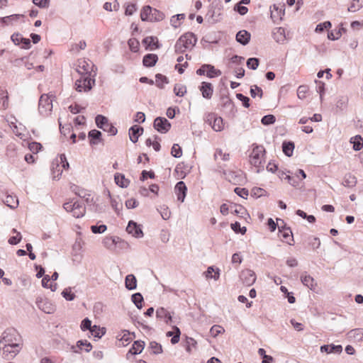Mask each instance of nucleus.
Here are the masks:
<instances>
[{
    "mask_svg": "<svg viewBox=\"0 0 363 363\" xmlns=\"http://www.w3.org/2000/svg\"><path fill=\"white\" fill-rule=\"evenodd\" d=\"M21 336L13 328H9L4 330L0 339V347L3 344L12 345L16 351H20L23 345Z\"/></svg>",
    "mask_w": 363,
    "mask_h": 363,
    "instance_id": "nucleus-1",
    "label": "nucleus"
},
{
    "mask_svg": "<svg viewBox=\"0 0 363 363\" xmlns=\"http://www.w3.org/2000/svg\"><path fill=\"white\" fill-rule=\"evenodd\" d=\"M197 42L196 35L192 32H187L182 35L174 45L176 53H184L187 50H191Z\"/></svg>",
    "mask_w": 363,
    "mask_h": 363,
    "instance_id": "nucleus-2",
    "label": "nucleus"
},
{
    "mask_svg": "<svg viewBox=\"0 0 363 363\" xmlns=\"http://www.w3.org/2000/svg\"><path fill=\"white\" fill-rule=\"evenodd\" d=\"M265 153L266 150L262 145H256L252 149V152L250 155V163L258 168L257 172L264 169L263 164L264 163V160H262V157L265 155Z\"/></svg>",
    "mask_w": 363,
    "mask_h": 363,
    "instance_id": "nucleus-3",
    "label": "nucleus"
},
{
    "mask_svg": "<svg viewBox=\"0 0 363 363\" xmlns=\"http://www.w3.org/2000/svg\"><path fill=\"white\" fill-rule=\"evenodd\" d=\"M55 98L53 94H43L40 96L38 103V111L40 115L47 116L52 109V101Z\"/></svg>",
    "mask_w": 363,
    "mask_h": 363,
    "instance_id": "nucleus-4",
    "label": "nucleus"
},
{
    "mask_svg": "<svg viewBox=\"0 0 363 363\" xmlns=\"http://www.w3.org/2000/svg\"><path fill=\"white\" fill-rule=\"evenodd\" d=\"M95 84L94 77L91 74H82L81 77L77 79L75 82V89L77 91L81 92L84 91L85 92L90 91Z\"/></svg>",
    "mask_w": 363,
    "mask_h": 363,
    "instance_id": "nucleus-5",
    "label": "nucleus"
},
{
    "mask_svg": "<svg viewBox=\"0 0 363 363\" xmlns=\"http://www.w3.org/2000/svg\"><path fill=\"white\" fill-rule=\"evenodd\" d=\"M95 123L97 128L108 133L110 135H116L118 133L117 128L112 123H109L107 117L103 115L98 114L95 117Z\"/></svg>",
    "mask_w": 363,
    "mask_h": 363,
    "instance_id": "nucleus-6",
    "label": "nucleus"
},
{
    "mask_svg": "<svg viewBox=\"0 0 363 363\" xmlns=\"http://www.w3.org/2000/svg\"><path fill=\"white\" fill-rule=\"evenodd\" d=\"M170 122L164 117L158 116L155 118L153 128L160 133H166L171 128Z\"/></svg>",
    "mask_w": 363,
    "mask_h": 363,
    "instance_id": "nucleus-7",
    "label": "nucleus"
},
{
    "mask_svg": "<svg viewBox=\"0 0 363 363\" xmlns=\"http://www.w3.org/2000/svg\"><path fill=\"white\" fill-rule=\"evenodd\" d=\"M103 244L108 250H114L118 245L120 247H123L128 245L127 242L117 236L105 238L103 240Z\"/></svg>",
    "mask_w": 363,
    "mask_h": 363,
    "instance_id": "nucleus-8",
    "label": "nucleus"
},
{
    "mask_svg": "<svg viewBox=\"0 0 363 363\" xmlns=\"http://www.w3.org/2000/svg\"><path fill=\"white\" fill-rule=\"evenodd\" d=\"M35 303L40 310L48 314L54 313L55 310V306L52 304L47 298L38 297L36 298Z\"/></svg>",
    "mask_w": 363,
    "mask_h": 363,
    "instance_id": "nucleus-9",
    "label": "nucleus"
},
{
    "mask_svg": "<svg viewBox=\"0 0 363 363\" xmlns=\"http://www.w3.org/2000/svg\"><path fill=\"white\" fill-rule=\"evenodd\" d=\"M240 279L244 285L250 286L255 282L256 274L252 270L246 269L240 272Z\"/></svg>",
    "mask_w": 363,
    "mask_h": 363,
    "instance_id": "nucleus-10",
    "label": "nucleus"
},
{
    "mask_svg": "<svg viewBox=\"0 0 363 363\" xmlns=\"http://www.w3.org/2000/svg\"><path fill=\"white\" fill-rule=\"evenodd\" d=\"M126 231L128 233L131 234L136 238H143L144 235L140 225L133 220H130L128 222L126 227Z\"/></svg>",
    "mask_w": 363,
    "mask_h": 363,
    "instance_id": "nucleus-11",
    "label": "nucleus"
},
{
    "mask_svg": "<svg viewBox=\"0 0 363 363\" xmlns=\"http://www.w3.org/2000/svg\"><path fill=\"white\" fill-rule=\"evenodd\" d=\"M70 349L74 353H80L82 350L89 352L92 349V345L86 340H79L77 342L76 345L71 346Z\"/></svg>",
    "mask_w": 363,
    "mask_h": 363,
    "instance_id": "nucleus-12",
    "label": "nucleus"
},
{
    "mask_svg": "<svg viewBox=\"0 0 363 363\" xmlns=\"http://www.w3.org/2000/svg\"><path fill=\"white\" fill-rule=\"evenodd\" d=\"M142 43L147 50H154L159 49L161 47V44L159 43L158 38L155 36L145 37L143 39Z\"/></svg>",
    "mask_w": 363,
    "mask_h": 363,
    "instance_id": "nucleus-13",
    "label": "nucleus"
},
{
    "mask_svg": "<svg viewBox=\"0 0 363 363\" xmlns=\"http://www.w3.org/2000/svg\"><path fill=\"white\" fill-rule=\"evenodd\" d=\"M174 191L177 196V200L181 203L184 201L187 193V187L183 181L178 182L174 187Z\"/></svg>",
    "mask_w": 363,
    "mask_h": 363,
    "instance_id": "nucleus-14",
    "label": "nucleus"
},
{
    "mask_svg": "<svg viewBox=\"0 0 363 363\" xmlns=\"http://www.w3.org/2000/svg\"><path fill=\"white\" fill-rule=\"evenodd\" d=\"M156 317L158 319L163 320L167 325L174 323L171 313L163 307H160L156 310Z\"/></svg>",
    "mask_w": 363,
    "mask_h": 363,
    "instance_id": "nucleus-15",
    "label": "nucleus"
},
{
    "mask_svg": "<svg viewBox=\"0 0 363 363\" xmlns=\"http://www.w3.org/2000/svg\"><path fill=\"white\" fill-rule=\"evenodd\" d=\"M144 128L138 125H132L128 130L129 138L131 142L135 143L138 141L139 137L143 133Z\"/></svg>",
    "mask_w": 363,
    "mask_h": 363,
    "instance_id": "nucleus-16",
    "label": "nucleus"
},
{
    "mask_svg": "<svg viewBox=\"0 0 363 363\" xmlns=\"http://www.w3.org/2000/svg\"><path fill=\"white\" fill-rule=\"evenodd\" d=\"M199 90L204 99H211L213 94V86L211 83L207 82H201L199 86Z\"/></svg>",
    "mask_w": 363,
    "mask_h": 363,
    "instance_id": "nucleus-17",
    "label": "nucleus"
},
{
    "mask_svg": "<svg viewBox=\"0 0 363 363\" xmlns=\"http://www.w3.org/2000/svg\"><path fill=\"white\" fill-rule=\"evenodd\" d=\"M88 138L91 146L96 145L104 141L101 132L96 129L89 131Z\"/></svg>",
    "mask_w": 363,
    "mask_h": 363,
    "instance_id": "nucleus-18",
    "label": "nucleus"
},
{
    "mask_svg": "<svg viewBox=\"0 0 363 363\" xmlns=\"http://www.w3.org/2000/svg\"><path fill=\"white\" fill-rule=\"evenodd\" d=\"M228 179L233 184H240L245 180L244 172L241 170L232 171L228 174Z\"/></svg>",
    "mask_w": 363,
    "mask_h": 363,
    "instance_id": "nucleus-19",
    "label": "nucleus"
},
{
    "mask_svg": "<svg viewBox=\"0 0 363 363\" xmlns=\"http://www.w3.org/2000/svg\"><path fill=\"white\" fill-rule=\"evenodd\" d=\"M0 350L3 351V357L7 359L14 357L20 351H16V348L12 345L3 344L0 347Z\"/></svg>",
    "mask_w": 363,
    "mask_h": 363,
    "instance_id": "nucleus-20",
    "label": "nucleus"
},
{
    "mask_svg": "<svg viewBox=\"0 0 363 363\" xmlns=\"http://www.w3.org/2000/svg\"><path fill=\"white\" fill-rule=\"evenodd\" d=\"M235 39L240 44L246 45L250 41L251 34L246 30H241L237 33Z\"/></svg>",
    "mask_w": 363,
    "mask_h": 363,
    "instance_id": "nucleus-21",
    "label": "nucleus"
},
{
    "mask_svg": "<svg viewBox=\"0 0 363 363\" xmlns=\"http://www.w3.org/2000/svg\"><path fill=\"white\" fill-rule=\"evenodd\" d=\"M221 106L225 109L229 116H234L237 111L233 101L228 97L225 98V100H220Z\"/></svg>",
    "mask_w": 363,
    "mask_h": 363,
    "instance_id": "nucleus-22",
    "label": "nucleus"
},
{
    "mask_svg": "<svg viewBox=\"0 0 363 363\" xmlns=\"http://www.w3.org/2000/svg\"><path fill=\"white\" fill-rule=\"evenodd\" d=\"M72 206H74L72 211L74 217L82 218L84 216L86 208L84 203L79 202V201H74V204H72Z\"/></svg>",
    "mask_w": 363,
    "mask_h": 363,
    "instance_id": "nucleus-23",
    "label": "nucleus"
},
{
    "mask_svg": "<svg viewBox=\"0 0 363 363\" xmlns=\"http://www.w3.org/2000/svg\"><path fill=\"white\" fill-rule=\"evenodd\" d=\"M158 61V56L156 54L148 53L143 58V65L145 67H154Z\"/></svg>",
    "mask_w": 363,
    "mask_h": 363,
    "instance_id": "nucleus-24",
    "label": "nucleus"
},
{
    "mask_svg": "<svg viewBox=\"0 0 363 363\" xmlns=\"http://www.w3.org/2000/svg\"><path fill=\"white\" fill-rule=\"evenodd\" d=\"M320 351L327 354L336 353L340 354L342 351V347L340 345H323L320 346Z\"/></svg>",
    "mask_w": 363,
    "mask_h": 363,
    "instance_id": "nucleus-25",
    "label": "nucleus"
},
{
    "mask_svg": "<svg viewBox=\"0 0 363 363\" xmlns=\"http://www.w3.org/2000/svg\"><path fill=\"white\" fill-rule=\"evenodd\" d=\"M284 7H285L284 4H282V5L273 4V6H271V9L273 8V10H271V18L272 19L278 18L281 19L282 16H284V13H285Z\"/></svg>",
    "mask_w": 363,
    "mask_h": 363,
    "instance_id": "nucleus-26",
    "label": "nucleus"
},
{
    "mask_svg": "<svg viewBox=\"0 0 363 363\" xmlns=\"http://www.w3.org/2000/svg\"><path fill=\"white\" fill-rule=\"evenodd\" d=\"M145 345V342L142 340L135 341L130 348L128 354H131L132 355H135L140 354L143 350Z\"/></svg>",
    "mask_w": 363,
    "mask_h": 363,
    "instance_id": "nucleus-27",
    "label": "nucleus"
},
{
    "mask_svg": "<svg viewBox=\"0 0 363 363\" xmlns=\"http://www.w3.org/2000/svg\"><path fill=\"white\" fill-rule=\"evenodd\" d=\"M115 183L121 188H126L130 184V180L126 179L122 173H116L114 174Z\"/></svg>",
    "mask_w": 363,
    "mask_h": 363,
    "instance_id": "nucleus-28",
    "label": "nucleus"
},
{
    "mask_svg": "<svg viewBox=\"0 0 363 363\" xmlns=\"http://www.w3.org/2000/svg\"><path fill=\"white\" fill-rule=\"evenodd\" d=\"M282 151L284 154L287 157H291L294 153V150L295 148L294 143L290 140H284L282 143Z\"/></svg>",
    "mask_w": 363,
    "mask_h": 363,
    "instance_id": "nucleus-29",
    "label": "nucleus"
},
{
    "mask_svg": "<svg viewBox=\"0 0 363 363\" xmlns=\"http://www.w3.org/2000/svg\"><path fill=\"white\" fill-rule=\"evenodd\" d=\"M125 286L128 290L132 291L137 288V279L134 274H128L125 279Z\"/></svg>",
    "mask_w": 363,
    "mask_h": 363,
    "instance_id": "nucleus-30",
    "label": "nucleus"
},
{
    "mask_svg": "<svg viewBox=\"0 0 363 363\" xmlns=\"http://www.w3.org/2000/svg\"><path fill=\"white\" fill-rule=\"evenodd\" d=\"M347 29L342 26H340L337 29L335 30H330L328 33V38L330 40H335L339 39L342 34L345 33Z\"/></svg>",
    "mask_w": 363,
    "mask_h": 363,
    "instance_id": "nucleus-31",
    "label": "nucleus"
},
{
    "mask_svg": "<svg viewBox=\"0 0 363 363\" xmlns=\"http://www.w3.org/2000/svg\"><path fill=\"white\" fill-rule=\"evenodd\" d=\"M347 337L350 339H353L356 341H362L363 340V329L362 328H355L349 331L347 334Z\"/></svg>",
    "mask_w": 363,
    "mask_h": 363,
    "instance_id": "nucleus-32",
    "label": "nucleus"
},
{
    "mask_svg": "<svg viewBox=\"0 0 363 363\" xmlns=\"http://www.w3.org/2000/svg\"><path fill=\"white\" fill-rule=\"evenodd\" d=\"M9 107V95L6 90L0 87V108L6 109Z\"/></svg>",
    "mask_w": 363,
    "mask_h": 363,
    "instance_id": "nucleus-33",
    "label": "nucleus"
},
{
    "mask_svg": "<svg viewBox=\"0 0 363 363\" xmlns=\"http://www.w3.org/2000/svg\"><path fill=\"white\" fill-rule=\"evenodd\" d=\"M208 16V21L211 23H215L220 21L221 19V13L216 12L212 8L210 9L206 14Z\"/></svg>",
    "mask_w": 363,
    "mask_h": 363,
    "instance_id": "nucleus-34",
    "label": "nucleus"
},
{
    "mask_svg": "<svg viewBox=\"0 0 363 363\" xmlns=\"http://www.w3.org/2000/svg\"><path fill=\"white\" fill-rule=\"evenodd\" d=\"M357 182V178L352 174L349 173L345 174L342 181V184L346 187L352 188L355 186Z\"/></svg>",
    "mask_w": 363,
    "mask_h": 363,
    "instance_id": "nucleus-35",
    "label": "nucleus"
},
{
    "mask_svg": "<svg viewBox=\"0 0 363 363\" xmlns=\"http://www.w3.org/2000/svg\"><path fill=\"white\" fill-rule=\"evenodd\" d=\"M230 211L232 213L237 215L240 218H245V216L250 218V215L247 212V210L242 206H237L235 205L234 206H231Z\"/></svg>",
    "mask_w": 363,
    "mask_h": 363,
    "instance_id": "nucleus-36",
    "label": "nucleus"
},
{
    "mask_svg": "<svg viewBox=\"0 0 363 363\" xmlns=\"http://www.w3.org/2000/svg\"><path fill=\"white\" fill-rule=\"evenodd\" d=\"M350 143L353 145V150L359 151L363 147V138L357 135L350 139Z\"/></svg>",
    "mask_w": 363,
    "mask_h": 363,
    "instance_id": "nucleus-37",
    "label": "nucleus"
},
{
    "mask_svg": "<svg viewBox=\"0 0 363 363\" xmlns=\"http://www.w3.org/2000/svg\"><path fill=\"white\" fill-rule=\"evenodd\" d=\"M152 12V7L147 5L143 7L140 12V18L142 21H150L151 13Z\"/></svg>",
    "mask_w": 363,
    "mask_h": 363,
    "instance_id": "nucleus-38",
    "label": "nucleus"
},
{
    "mask_svg": "<svg viewBox=\"0 0 363 363\" xmlns=\"http://www.w3.org/2000/svg\"><path fill=\"white\" fill-rule=\"evenodd\" d=\"M204 67H207L206 71V77L208 78H214L221 75L222 72L220 69H216L215 67L212 65L208 64V66H205Z\"/></svg>",
    "mask_w": 363,
    "mask_h": 363,
    "instance_id": "nucleus-39",
    "label": "nucleus"
},
{
    "mask_svg": "<svg viewBox=\"0 0 363 363\" xmlns=\"http://www.w3.org/2000/svg\"><path fill=\"white\" fill-rule=\"evenodd\" d=\"M131 301L138 309H141L143 306L144 298L143 295L138 292L131 296Z\"/></svg>",
    "mask_w": 363,
    "mask_h": 363,
    "instance_id": "nucleus-40",
    "label": "nucleus"
},
{
    "mask_svg": "<svg viewBox=\"0 0 363 363\" xmlns=\"http://www.w3.org/2000/svg\"><path fill=\"white\" fill-rule=\"evenodd\" d=\"M205 273L207 279L217 280L220 277V269L218 268L214 269L213 266L208 267Z\"/></svg>",
    "mask_w": 363,
    "mask_h": 363,
    "instance_id": "nucleus-41",
    "label": "nucleus"
},
{
    "mask_svg": "<svg viewBox=\"0 0 363 363\" xmlns=\"http://www.w3.org/2000/svg\"><path fill=\"white\" fill-rule=\"evenodd\" d=\"M280 236L283 238V241L289 245H291V241L294 240L293 233L290 228H286L284 230L279 233Z\"/></svg>",
    "mask_w": 363,
    "mask_h": 363,
    "instance_id": "nucleus-42",
    "label": "nucleus"
},
{
    "mask_svg": "<svg viewBox=\"0 0 363 363\" xmlns=\"http://www.w3.org/2000/svg\"><path fill=\"white\" fill-rule=\"evenodd\" d=\"M23 15L21 14H12L8 16L1 17L0 18V22L4 26H8L9 24H11L13 21H18Z\"/></svg>",
    "mask_w": 363,
    "mask_h": 363,
    "instance_id": "nucleus-43",
    "label": "nucleus"
},
{
    "mask_svg": "<svg viewBox=\"0 0 363 363\" xmlns=\"http://www.w3.org/2000/svg\"><path fill=\"white\" fill-rule=\"evenodd\" d=\"M91 334L97 339L101 338L106 333V328H101L99 325H94L90 330Z\"/></svg>",
    "mask_w": 363,
    "mask_h": 363,
    "instance_id": "nucleus-44",
    "label": "nucleus"
},
{
    "mask_svg": "<svg viewBox=\"0 0 363 363\" xmlns=\"http://www.w3.org/2000/svg\"><path fill=\"white\" fill-rule=\"evenodd\" d=\"M89 63L84 60L82 61V62H79V68L82 69L84 71V72H85L84 74H91V72H94L93 77H95L96 75L97 67L94 64H92L91 69V71H89Z\"/></svg>",
    "mask_w": 363,
    "mask_h": 363,
    "instance_id": "nucleus-45",
    "label": "nucleus"
},
{
    "mask_svg": "<svg viewBox=\"0 0 363 363\" xmlns=\"http://www.w3.org/2000/svg\"><path fill=\"white\" fill-rule=\"evenodd\" d=\"M169 83V79L162 74H157L155 75V84L160 89H163L165 84Z\"/></svg>",
    "mask_w": 363,
    "mask_h": 363,
    "instance_id": "nucleus-46",
    "label": "nucleus"
},
{
    "mask_svg": "<svg viewBox=\"0 0 363 363\" xmlns=\"http://www.w3.org/2000/svg\"><path fill=\"white\" fill-rule=\"evenodd\" d=\"M165 18V15L163 12L152 8V12L151 13L150 22L161 21Z\"/></svg>",
    "mask_w": 363,
    "mask_h": 363,
    "instance_id": "nucleus-47",
    "label": "nucleus"
},
{
    "mask_svg": "<svg viewBox=\"0 0 363 363\" xmlns=\"http://www.w3.org/2000/svg\"><path fill=\"white\" fill-rule=\"evenodd\" d=\"M4 203L9 208H11L12 209H14L18 205V198L16 196H11V195H7L6 196Z\"/></svg>",
    "mask_w": 363,
    "mask_h": 363,
    "instance_id": "nucleus-48",
    "label": "nucleus"
},
{
    "mask_svg": "<svg viewBox=\"0 0 363 363\" xmlns=\"http://www.w3.org/2000/svg\"><path fill=\"white\" fill-rule=\"evenodd\" d=\"M301 281L303 285L311 289L314 288V279L308 274H302L301 276Z\"/></svg>",
    "mask_w": 363,
    "mask_h": 363,
    "instance_id": "nucleus-49",
    "label": "nucleus"
},
{
    "mask_svg": "<svg viewBox=\"0 0 363 363\" xmlns=\"http://www.w3.org/2000/svg\"><path fill=\"white\" fill-rule=\"evenodd\" d=\"M211 127L215 131H221L223 129V119L216 114Z\"/></svg>",
    "mask_w": 363,
    "mask_h": 363,
    "instance_id": "nucleus-50",
    "label": "nucleus"
},
{
    "mask_svg": "<svg viewBox=\"0 0 363 363\" xmlns=\"http://www.w3.org/2000/svg\"><path fill=\"white\" fill-rule=\"evenodd\" d=\"M259 65V59L257 57H250L247 60L246 65L248 69L255 70Z\"/></svg>",
    "mask_w": 363,
    "mask_h": 363,
    "instance_id": "nucleus-51",
    "label": "nucleus"
},
{
    "mask_svg": "<svg viewBox=\"0 0 363 363\" xmlns=\"http://www.w3.org/2000/svg\"><path fill=\"white\" fill-rule=\"evenodd\" d=\"M250 96L252 98H255L256 96H258L259 98H262L263 96V91L261 87L258 86L257 85H252L250 86Z\"/></svg>",
    "mask_w": 363,
    "mask_h": 363,
    "instance_id": "nucleus-52",
    "label": "nucleus"
},
{
    "mask_svg": "<svg viewBox=\"0 0 363 363\" xmlns=\"http://www.w3.org/2000/svg\"><path fill=\"white\" fill-rule=\"evenodd\" d=\"M51 171L54 179H59L60 178L62 170L60 169L58 161H57L56 163L54 162L52 163Z\"/></svg>",
    "mask_w": 363,
    "mask_h": 363,
    "instance_id": "nucleus-53",
    "label": "nucleus"
},
{
    "mask_svg": "<svg viewBox=\"0 0 363 363\" xmlns=\"http://www.w3.org/2000/svg\"><path fill=\"white\" fill-rule=\"evenodd\" d=\"M61 295L62 296V297L68 301H73L76 296L75 294L72 291V288L71 287H67L65 288L61 293Z\"/></svg>",
    "mask_w": 363,
    "mask_h": 363,
    "instance_id": "nucleus-54",
    "label": "nucleus"
},
{
    "mask_svg": "<svg viewBox=\"0 0 363 363\" xmlns=\"http://www.w3.org/2000/svg\"><path fill=\"white\" fill-rule=\"evenodd\" d=\"M363 7V0H352L350 6L348 7L350 12H354Z\"/></svg>",
    "mask_w": 363,
    "mask_h": 363,
    "instance_id": "nucleus-55",
    "label": "nucleus"
},
{
    "mask_svg": "<svg viewBox=\"0 0 363 363\" xmlns=\"http://www.w3.org/2000/svg\"><path fill=\"white\" fill-rule=\"evenodd\" d=\"M332 26V23L329 21H324L323 23H318L315 29L316 33H322L325 30H328Z\"/></svg>",
    "mask_w": 363,
    "mask_h": 363,
    "instance_id": "nucleus-56",
    "label": "nucleus"
},
{
    "mask_svg": "<svg viewBox=\"0 0 363 363\" xmlns=\"http://www.w3.org/2000/svg\"><path fill=\"white\" fill-rule=\"evenodd\" d=\"M128 45L130 50L133 52H137L139 50L140 43L136 38H130L128 41Z\"/></svg>",
    "mask_w": 363,
    "mask_h": 363,
    "instance_id": "nucleus-57",
    "label": "nucleus"
},
{
    "mask_svg": "<svg viewBox=\"0 0 363 363\" xmlns=\"http://www.w3.org/2000/svg\"><path fill=\"white\" fill-rule=\"evenodd\" d=\"M276 122V117L272 114L264 116L261 119V123L264 125H270Z\"/></svg>",
    "mask_w": 363,
    "mask_h": 363,
    "instance_id": "nucleus-58",
    "label": "nucleus"
},
{
    "mask_svg": "<svg viewBox=\"0 0 363 363\" xmlns=\"http://www.w3.org/2000/svg\"><path fill=\"white\" fill-rule=\"evenodd\" d=\"M308 244L313 250L318 249L320 245V240L318 238L314 236H309L308 238Z\"/></svg>",
    "mask_w": 363,
    "mask_h": 363,
    "instance_id": "nucleus-59",
    "label": "nucleus"
},
{
    "mask_svg": "<svg viewBox=\"0 0 363 363\" xmlns=\"http://www.w3.org/2000/svg\"><path fill=\"white\" fill-rule=\"evenodd\" d=\"M171 155L175 158H179L182 155V149L177 143L173 144L171 149Z\"/></svg>",
    "mask_w": 363,
    "mask_h": 363,
    "instance_id": "nucleus-60",
    "label": "nucleus"
},
{
    "mask_svg": "<svg viewBox=\"0 0 363 363\" xmlns=\"http://www.w3.org/2000/svg\"><path fill=\"white\" fill-rule=\"evenodd\" d=\"M172 329L174 330V335L172 337L170 341L172 345H175L179 342L181 330L176 325L172 326Z\"/></svg>",
    "mask_w": 363,
    "mask_h": 363,
    "instance_id": "nucleus-61",
    "label": "nucleus"
},
{
    "mask_svg": "<svg viewBox=\"0 0 363 363\" xmlns=\"http://www.w3.org/2000/svg\"><path fill=\"white\" fill-rule=\"evenodd\" d=\"M107 230V226L104 224L94 225L91 226V230L94 234H101Z\"/></svg>",
    "mask_w": 363,
    "mask_h": 363,
    "instance_id": "nucleus-62",
    "label": "nucleus"
},
{
    "mask_svg": "<svg viewBox=\"0 0 363 363\" xmlns=\"http://www.w3.org/2000/svg\"><path fill=\"white\" fill-rule=\"evenodd\" d=\"M225 331V330L223 329V327H221L220 325H214L211 327V328L210 329V334L212 337H217L219 334L223 333Z\"/></svg>",
    "mask_w": 363,
    "mask_h": 363,
    "instance_id": "nucleus-63",
    "label": "nucleus"
},
{
    "mask_svg": "<svg viewBox=\"0 0 363 363\" xmlns=\"http://www.w3.org/2000/svg\"><path fill=\"white\" fill-rule=\"evenodd\" d=\"M93 326H91V320L89 318H84L80 324V328L82 331L91 330Z\"/></svg>",
    "mask_w": 363,
    "mask_h": 363,
    "instance_id": "nucleus-64",
    "label": "nucleus"
}]
</instances>
